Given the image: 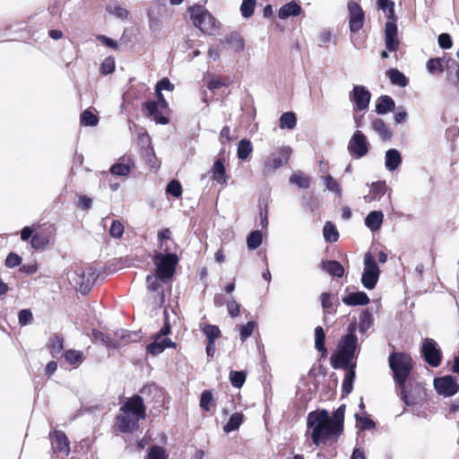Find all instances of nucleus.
Instances as JSON below:
<instances>
[{
    "label": "nucleus",
    "instance_id": "4468645a",
    "mask_svg": "<svg viewBox=\"0 0 459 459\" xmlns=\"http://www.w3.org/2000/svg\"><path fill=\"white\" fill-rule=\"evenodd\" d=\"M124 413H130L141 420L145 418V406L140 395H134L128 399L120 408Z\"/></svg>",
    "mask_w": 459,
    "mask_h": 459
},
{
    "label": "nucleus",
    "instance_id": "7ed1b4c3",
    "mask_svg": "<svg viewBox=\"0 0 459 459\" xmlns=\"http://www.w3.org/2000/svg\"><path fill=\"white\" fill-rule=\"evenodd\" d=\"M357 336L350 332L341 341L339 350L331 356V365L333 368L347 369L355 355Z\"/></svg>",
    "mask_w": 459,
    "mask_h": 459
},
{
    "label": "nucleus",
    "instance_id": "20e7f679",
    "mask_svg": "<svg viewBox=\"0 0 459 459\" xmlns=\"http://www.w3.org/2000/svg\"><path fill=\"white\" fill-rule=\"evenodd\" d=\"M162 252H156L153 255V263L156 266V273L160 281L166 282L172 279L176 266L178 263V257L176 254L169 253V248L166 247Z\"/></svg>",
    "mask_w": 459,
    "mask_h": 459
},
{
    "label": "nucleus",
    "instance_id": "680f3d73",
    "mask_svg": "<svg viewBox=\"0 0 459 459\" xmlns=\"http://www.w3.org/2000/svg\"><path fill=\"white\" fill-rule=\"evenodd\" d=\"M124 230V225L120 221H114L111 224L109 234L113 238H119L123 236Z\"/></svg>",
    "mask_w": 459,
    "mask_h": 459
},
{
    "label": "nucleus",
    "instance_id": "e433bc0d",
    "mask_svg": "<svg viewBox=\"0 0 459 459\" xmlns=\"http://www.w3.org/2000/svg\"><path fill=\"white\" fill-rule=\"evenodd\" d=\"M212 178L213 179L220 183H226V175H225V168L221 160H217L212 167Z\"/></svg>",
    "mask_w": 459,
    "mask_h": 459
},
{
    "label": "nucleus",
    "instance_id": "7c9ffc66",
    "mask_svg": "<svg viewBox=\"0 0 459 459\" xmlns=\"http://www.w3.org/2000/svg\"><path fill=\"white\" fill-rule=\"evenodd\" d=\"M323 235L325 240L330 243L336 242L339 238V232L335 225L331 221H327L325 223L323 230Z\"/></svg>",
    "mask_w": 459,
    "mask_h": 459
},
{
    "label": "nucleus",
    "instance_id": "37998d69",
    "mask_svg": "<svg viewBox=\"0 0 459 459\" xmlns=\"http://www.w3.org/2000/svg\"><path fill=\"white\" fill-rule=\"evenodd\" d=\"M377 5L382 10L389 20L394 19V4L391 0H377Z\"/></svg>",
    "mask_w": 459,
    "mask_h": 459
},
{
    "label": "nucleus",
    "instance_id": "72a5a7b5",
    "mask_svg": "<svg viewBox=\"0 0 459 459\" xmlns=\"http://www.w3.org/2000/svg\"><path fill=\"white\" fill-rule=\"evenodd\" d=\"M64 348V340L59 335H53L49 339L48 349L53 357H56L61 353Z\"/></svg>",
    "mask_w": 459,
    "mask_h": 459
},
{
    "label": "nucleus",
    "instance_id": "6ab92c4d",
    "mask_svg": "<svg viewBox=\"0 0 459 459\" xmlns=\"http://www.w3.org/2000/svg\"><path fill=\"white\" fill-rule=\"evenodd\" d=\"M342 300L348 306H363L369 302V298L365 292L358 291L349 293Z\"/></svg>",
    "mask_w": 459,
    "mask_h": 459
},
{
    "label": "nucleus",
    "instance_id": "774afa93",
    "mask_svg": "<svg viewBox=\"0 0 459 459\" xmlns=\"http://www.w3.org/2000/svg\"><path fill=\"white\" fill-rule=\"evenodd\" d=\"M438 44L440 48L444 49H448L452 47V39L451 37L446 33H442L438 37Z\"/></svg>",
    "mask_w": 459,
    "mask_h": 459
},
{
    "label": "nucleus",
    "instance_id": "b1692460",
    "mask_svg": "<svg viewBox=\"0 0 459 459\" xmlns=\"http://www.w3.org/2000/svg\"><path fill=\"white\" fill-rule=\"evenodd\" d=\"M385 74L393 85L404 88L409 83V79L396 68L387 70Z\"/></svg>",
    "mask_w": 459,
    "mask_h": 459
},
{
    "label": "nucleus",
    "instance_id": "5fc2aeb1",
    "mask_svg": "<svg viewBox=\"0 0 459 459\" xmlns=\"http://www.w3.org/2000/svg\"><path fill=\"white\" fill-rule=\"evenodd\" d=\"M441 62H442L441 58L429 59L427 63V69H428L429 73H430L432 74H441L444 70Z\"/></svg>",
    "mask_w": 459,
    "mask_h": 459
},
{
    "label": "nucleus",
    "instance_id": "052dcab7",
    "mask_svg": "<svg viewBox=\"0 0 459 459\" xmlns=\"http://www.w3.org/2000/svg\"><path fill=\"white\" fill-rule=\"evenodd\" d=\"M256 325L255 322H248L247 325H242L240 328V340L246 341L253 333Z\"/></svg>",
    "mask_w": 459,
    "mask_h": 459
},
{
    "label": "nucleus",
    "instance_id": "f8f14e48",
    "mask_svg": "<svg viewBox=\"0 0 459 459\" xmlns=\"http://www.w3.org/2000/svg\"><path fill=\"white\" fill-rule=\"evenodd\" d=\"M421 352L429 365L434 368H437L440 365L441 351L437 346V343L433 339H424L421 347Z\"/></svg>",
    "mask_w": 459,
    "mask_h": 459
},
{
    "label": "nucleus",
    "instance_id": "58836bf2",
    "mask_svg": "<svg viewBox=\"0 0 459 459\" xmlns=\"http://www.w3.org/2000/svg\"><path fill=\"white\" fill-rule=\"evenodd\" d=\"M166 449L160 446H152L149 448L144 459H168Z\"/></svg>",
    "mask_w": 459,
    "mask_h": 459
},
{
    "label": "nucleus",
    "instance_id": "4c0bfd02",
    "mask_svg": "<svg viewBox=\"0 0 459 459\" xmlns=\"http://www.w3.org/2000/svg\"><path fill=\"white\" fill-rule=\"evenodd\" d=\"M148 17L149 28L151 31L156 36L160 35L163 29V24L160 19L158 16H156L152 11H149Z\"/></svg>",
    "mask_w": 459,
    "mask_h": 459
},
{
    "label": "nucleus",
    "instance_id": "0e129e2a",
    "mask_svg": "<svg viewBox=\"0 0 459 459\" xmlns=\"http://www.w3.org/2000/svg\"><path fill=\"white\" fill-rule=\"evenodd\" d=\"M160 279L156 274H150L146 277V284L149 290L156 291L160 288Z\"/></svg>",
    "mask_w": 459,
    "mask_h": 459
},
{
    "label": "nucleus",
    "instance_id": "2eb2a0df",
    "mask_svg": "<svg viewBox=\"0 0 459 459\" xmlns=\"http://www.w3.org/2000/svg\"><path fill=\"white\" fill-rule=\"evenodd\" d=\"M52 449L57 457L64 458L69 455L70 446L65 434L56 430L51 436Z\"/></svg>",
    "mask_w": 459,
    "mask_h": 459
},
{
    "label": "nucleus",
    "instance_id": "f704fd0d",
    "mask_svg": "<svg viewBox=\"0 0 459 459\" xmlns=\"http://www.w3.org/2000/svg\"><path fill=\"white\" fill-rule=\"evenodd\" d=\"M243 414L239 412L233 413L227 424L223 427V430L226 433L237 430L243 422Z\"/></svg>",
    "mask_w": 459,
    "mask_h": 459
},
{
    "label": "nucleus",
    "instance_id": "aec40b11",
    "mask_svg": "<svg viewBox=\"0 0 459 459\" xmlns=\"http://www.w3.org/2000/svg\"><path fill=\"white\" fill-rule=\"evenodd\" d=\"M402 163L401 153L396 149H390L385 152V166L387 170H395Z\"/></svg>",
    "mask_w": 459,
    "mask_h": 459
},
{
    "label": "nucleus",
    "instance_id": "6e6d98bb",
    "mask_svg": "<svg viewBox=\"0 0 459 459\" xmlns=\"http://www.w3.org/2000/svg\"><path fill=\"white\" fill-rule=\"evenodd\" d=\"M131 170V166L126 163H116L110 168V172L117 176H126Z\"/></svg>",
    "mask_w": 459,
    "mask_h": 459
},
{
    "label": "nucleus",
    "instance_id": "de8ad7c7",
    "mask_svg": "<svg viewBox=\"0 0 459 459\" xmlns=\"http://www.w3.org/2000/svg\"><path fill=\"white\" fill-rule=\"evenodd\" d=\"M324 182L329 191L335 193L339 196L342 195L340 184L331 175L324 177Z\"/></svg>",
    "mask_w": 459,
    "mask_h": 459
},
{
    "label": "nucleus",
    "instance_id": "338daca9",
    "mask_svg": "<svg viewBox=\"0 0 459 459\" xmlns=\"http://www.w3.org/2000/svg\"><path fill=\"white\" fill-rule=\"evenodd\" d=\"M22 262L21 257L15 253H10L5 259V265L9 268H13L19 265Z\"/></svg>",
    "mask_w": 459,
    "mask_h": 459
},
{
    "label": "nucleus",
    "instance_id": "c756f323",
    "mask_svg": "<svg viewBox=\"0 0 459 459\" xmlns=\"http://www.w3.org/2000/svg\"><path fill=\"white\" fill-rule=\"evenodd\" d=\"M253 152V146L249 140L242 139L238 144L237 154L239 160H245Z\"/></svg>",
    "mask_w": 459,
    "mask_h": 459
},
{
    "label": "nucleus",
    "instance_id": "f257e3e1",
    "mask_svg": "<svg viewBox=\"0 0 459 459\" xmlns=\"http://www.w3.org/2000/svg\"><path fill=\"white\" fill-rule=\"evenodd\" d=\"M341 435L325 410L313 411L307 414L306 436L310 437L316 446L332 445Z\"/></svg>",
    "mask_w": 459,
    "mask_h": 459
},
{
    "label": "nucleus",
    "instance_id": "f3484780",
    "mask_svg": "<svg viewBox=\"0 0 459 459\" xmlns=\"http://www.w3.org/2000/svg\"><path fill=\"white\" fill-rule=\"evenodd\" d=\"M394 20H389L385 23V47L389 51H395L399 46V40L397 39V26L394 23Z\"/></svg>",
    "mask_w": 459,
    "mask_h": 459
},
{
    "label": "nucleus",
    "instance_id": "49530a36",
    "mask_svg": "<svg viewBox=\"0 0 459 459\" xmlns=\"http://www.w3.org/2000/svg\"><path fill=\"white\" fill-rule=\"evenodd\" d=\"M203 331L208 342H215V340L221 335V330L216 325H207L204 327Z\"/></svg>",
    "mask_w": 459,
    "mask_h": 459
},
{
    "label": "nucleus",
    "instance_id": "a211bd4d",
    "mask_svg": "<svg viewBox=\"0 0 459 459\" xmlns=\"http://www.w3.org/2000/svg\"><path fill=\"white\" fill-rule=\"evenodd\" d=\"M141 419L134 417L130 413H122L117 418V425L121 432H133L138 427Z\"/></svg>",
    "mask_w": 459,
    "mask_h": 459
},
{
    "label": "nucleus",
    "instance_id": "3c124183",
    "mask_svg": "<svg viewBox=\"0 0 459 459\" xmlns=\"http://www.w3.org/2000/svg\"><path fill=\"white\" fill-rule=\"evenodd\" d=\"M255 3V0H243L240 5V12L243 17L249 18L253 15Z\"/></svg>",
    "mask_w": 459,
    "mask_h": 459
},
{
    "label": "nucleus",
    "instance_id": "9d476101",
    "mask_svg": "<svg viewBox=\"0 0 459 459\" xmlns=\"http://www.w3.org/2000/svg\"><path fill=\"white\" fill-rule=\"evenodd\" d=\"M170 333V325L165 323L160 333L156 334L154 341L147 346V351L152 355L161 353L165 348L175 347V343L166 336Z\"/></svg>",
    "mask_w": 459,
    "mask_h": 459
},
{
    "label": "nucleus",
    "instance_id": "c9c22d12",
    "mask_svg": "<svg viewBox=\"0 0 459 459\" xmlns=\"http://www.w3.org/2000/svg\"><path fill=\"white\" fill-rule=\"evenodd\" d=\"M297 117L293 112H285L280 117V128L291 130L296 126Z\"/></svg>",
    "mask_w": 459,
    "mask_h": 459
},
{
    "label": "nucleus",
    "instance_id": "8fccbe9b",
    "mask_svg": "<svg viewBox=\"0 0 459 459\" xmlns=\"http://www.w3.org/2000/svg\"><path fill=\"white\" fill-rule=\"evenodd\" d=\"M116 63L112 56L106 57L100 65V73L104 75L112 74L115 71Z\"/></svg>",
    "mask_w": 459,
    "mask_h": 459
},
{
    "label": "nucleus",
    "instance_id": "1a4fd4ad",
    "mask_svg": "<svg viewBox=\"0 0 459 459\" xmlns=\"http://www.w3.org/2000/svg\"><path fill=\"white\" fill-rule=\"evenodd\" d=\"M369 143L367 136L359 130H357L348 143V152L351 157L360 159L368 152Z\"/></svg>",
    "mask_w": 459,
    "mask_h": 459
},
{
    "label": "nucleus",
    "instance_id": "603ef678",
    "mask_svg": "<svg viewBox=\"0 0 459 459\" xmlns=\"http://www.w3.org/2000/svg\"><path fill=\"white\" fill-rule=\"evenodd\" d=\"M290 182L297 185L300 188L309 187V178L302 175L301 173H295L290 178Z\"/></svg>",
    "mask_w": 459,
    "mask_h": 459
},
{
    "label": "nucleus",
    "instance_id": "c03bdc74",
    "mask_svg": "<svg viewBox=\"0 0 459 459\" xmlns=\"http://www.w3.org/2000/svg\"><path fill=\"white\" fill-rule=\"evenodd\" d=\"M247 374L244 371H230V380L231 385L236 388H240L246 380Z\"/></svg>",
    "mask_w": 459,
    "mask_h": 459
},
{
    "label": "nucleus",
    "instance_id": "bf43d9fd",
    "mask_svg": "<svg viewBox=\"0 0 459 459\" xmlns=\"http://www.w3.org/2000/svg\"><path fill=\"white\" fill-rule=\"evenodd\" d=\"M107 11L110 13V14H113L115 16H117V18L119 19H125L128 16V12L119 6V5H117V4H114V5H108L107 7Z\"/></svg>",
    "mask_w": 459,
    "mask_h": 459
},
{
    "label": "nucleus",
    "instance_id": "4be33fe9",
    "mask_svg": "<svg viewBox=\"0 0 459 459\" xmlns=\"http://www.w3.org/2000/svg\"><path fill=\"white\" fill-rule=\"evenodd\" d=\"M92 340L94 342H100L108 349H117L120 346V342L118 341L113 340L111 336L98 330L92 331Z\"/></svg>",
    "mask_w": 459,
    "mask_h": 459
},
{
    "label": "nucleus",
    "instance_id": "412c9836",
    "mask_svg": "<svg viewBox=\"0 0 459 459\" xmlns=\"http://www.w3.org/2000/svg\"><path fill=\"white\" fill-rule=\"evenodd\" d=\"M320 267L333 277H342L344 274L343 266L335 260L322 261Z\"/></svg>",
    "mask_w": 459,
    "mask_h": 459
},
{
    "label": "nucleus",
    "instance_id": "6e6552de",
    "mask_svg": "<svg viewBox=\"0 0 459 459\" xmlns=\"http://www.w3.org/2000/svg\"><path fill=\"white\" fill-rule=\"evenodd\" d=\"M379 267L374 257L367 253L364 256V272L361 277L363 286L368 290H373L378 281Z\"/></svg>",
    "mask_w": 459,
    "mask_h": 459
},
{
    "label": "nucleus",
    "instance_id": "ea45409f",
    "mask_svg": "<svg viewBox=\"0 0 459 459\" xmlns=\"http://www.w3.org/2000/svg\"><path fill=\"white\" fill-rule=\"evenodd\" d=\"M325 334L324 329L321 326L315 328V347L317 351L326 353L325 347Z\"/></svg>",
    "mask_w": 459,
    "mask_h": 459
},
{
    "label": "nucleus",
    "instance_id": "39448f33",
    "mask_svg": "<svg viewBox=\"0 0 459 459\" xmlns=\"http://www.w3.org/2000/svg\"><path fill=\"white\" fill-rule=\"evenodd\" d=\"M96 278V273L91 267L78 268L68 273L69 283L82 294L90 291Z\"/></svg>",
    "mask_w": 459,
    "mask_h": 459
},
{
    "label": "nucleus",
    "instance_id": "a19ab883",
    "mask_svg": "<svg viewBox=\"0 0 459 459\" xmlns=\"http://www.w3.org/2000/svg\"><path fill=\"white\" fill-rule=\"evenodd\" d=\"M263 240V236L260 230L252 231L247 238V245L250 250L256 249Z\"/></svg>",
    "mask_w": 459,
    "mask_h": 459
},
{
    "label": "nucleus",
    "instance_id": "e2e57ef3",
    "mask_svg": "<svg viewBox=\"0 0 459 459\" xmlns=\"http://www.w3.org/2000/svg\"><path fill=\"white\" fill-rule=\"evenodd\" d=\"M33 316L30 309H22L19 312L18 319L22 326L27 325L32 321Z\"/></svg>",
    "mask_w": 459,
    "mask_h": 459
},
{
    "label": "nucleus",
    "instance_id": "a18cd8bd",
    "mask_svg": "<svg viewBox=\"0 0 459 459\" xmlns=\"http://www.w3.org/2000/svg\"><path fill=\"white\" fill-rule=\"evenodd\" d=\"M98 122V117L90 110H84L81 115V124L85 126H94Z\"/></svg>",
    "mask_w": 459,
    "mask_h": 459
},
{
    "label": "nucleus",
    "instance_id": "0eeeda50",
    "mask_svg": "<svg viewBox=\"0 0 459 459\" xmlns=\"http://www.w3.org/2000/svg\"><path fill=\"white\" fill-rule=\"evenodd\" d=\"M292 150L289 146L280 148L276 152L270 154L264 161V175L274 172L283 164L287 163Z\"/></svg>",
    "mask_w": 459,
    "mask_h": 459
},
{
    "label": "nucleus",
    "instance_id": "4d7b16f0",
    "mask_svg": "<svg viewBox=\"0 0 459 459\" xmlns=\"http://www.w3.org/2000/svg\"><path fill=\"white\" fill-rule=\"evenodd\" d=\"M386 186L385 182H377L372 185L371 195L372 199L378 200L385 193Z\"/></svg>",
    "mask_w": 459,
    "mask_h": 459
},
{
    "label": "nucleus",
    "instance_id": "473e14b6",
    "mask_svg": "<svg viewBox=\"0 0 459 459\" xmlns=\"http://www.w3.org/2000/svg\"><path fill=\"white\" fill-rule=\"evenodd\" d=\"M65 359L68 364L78 367L83 361V354L80 351L68 350L65 352Z\"/></svg>",
    "mask_w": 459,
    "mask_h": 459
},
{
    "label": "nucleus",
    "instance_id": "69168bd1",
    "mask_svg": "<svg viewBox=\"0 0 459 459\" xmlns=\"http://www.w3.org/2000/svg\"><path fill=\"white\" fill-rule=\"evenodd\" d=\"M227 309L232 317H236L239 314L240 306L235 299H231L227 301Z\"/></svg>",
    "mask_w": 459,
    "mask_h": 459
},
{
    "label": "nucleus",
    "instance_id": "bb28decb",
    "mask_svg": "<svg viewBox=\"0 0 459 459\" xmlns=\"http://www.w3.org/2000/svg\"><path fill=\"white\" fill-rule=\"evenodd\" d=\"M300 13V5L295 2H290L280 8L278 15L280 19H287L290 16H298Z\"/></svg>",
    "mask_w": 459,
    "mask_h": 459
},
{
    "label": "nucleus",
    "instance_id": "cd10ccee",
    "mask_svg": "<svg viewBox=\"0 0 459 459\" xmlns=\"http://www.w3.org/2000/svg\"><path fill=\"white\" fill-rule=\"evenodd\" d=\"M145 108L150 116L154 117V120L161 125H167L169 123V119L160 114V108L155 101H148L145 104Z\"/></svg>",
    "mask_w": 459,
    "mask_h": 459
},
{
    "label": "nucleus",
    "instance_id": "c85d7f7f",
    "mask_svg": "<svg viewBox=\"0 0 459 459\" xmlns=\"http://www.w3.org/2000/svg\"><path fill=\"white\" fill-rule=\"evenodd\" d=\"M225 41L231 47V48L236 53H240L241 51H243V49L245 48L244 39H242V37L239 34H238L236 32L230 34L225 39Z\"/></svg>",
    "mask_w": 459,
    "mask_h": 459
},
{
    "label": "nucleus",
    "instance_id": "864d4df0",
    "mask_svg": "<svg viewBox=\"0 0 459 459\" xmlns=\"http://www.w3.org/2000/svg\"><path fill=\"white\" fill-rule=\"evenodd\" d=\"M212 394L210 391L205 390L201 394L200 407L205 411H210L212 406Z\"/></svg>",
    "mask_w": 459,
    "mask_h": 459
},
{
    "label": "nucleus",
    "instance_id": "dca6fc26",
    "mask_svg": "<svg viewBox=\"0 0 459 459\" xmlns=\"http://www.w3.org/2000/svg\"><path fill=\"white\" fill-rule=\"evenodd\" d=\"M349 16H350V30L355 33L359 31L364 23V12L361 7L355 2L348 4Z\"/></svg>",
    "mask_w": 459,
    "mask_h": 459
},
{
    "label": "nucleus",
    "instance_id": "2f4dec72",
    "mask_svg": "<svg viewBox=\"0 0 459 459\" xmlns=\"http://www.w3.org/2000/svg\"><path fill=\"white\" fill-rule=\"evenodd\" d=\"M345 405H341L331 417V422L333 424L337 430L342 434L343 422H344Z\"/></svg>",
    "mask_w": 459,
    "mask_h": 459
},
{
    "label": "nucleus",
    "instance_id": "09e8293b",
    "mask_svg": "<svg viewBox=\"0 0 459 459\" xmlns=\"http://www.w3.org/2000/svg\"><path fill=\"white\" fill-rule=\"evenodd\" d=\"M357 425L361 430L373 429L376 426L375 422L368 416H359L355 414Z\"/></svg>",
    "mask_w": 459,
    "mask_h": 459
},
{
    "label": "nucleus",
    "instance_id": "ddd939ff",
    "mask_svg": "<svg viewBox=\"0 0 459 459\" xmlns=\"http://www.w3.org/2000/svg\"><path fill=\"white\" fill-rule=\"evenodd\" d=\"M434 386L436 391L445 397L452 396L459 391V385L453 376L435 378Z\"/></svg>",
    "mask_w": 459,
    "mask_h": 459
},
{
    "label": "nucleus",
    "instance_id": "13d9d810",
    "mask_svg": "<svg viewBox=\"0 0 459 459\" xmlns=\"http://www.w3.org/2000/svg\"><path fill=\"white\" fill-rule=\"evenodd\" d=\"M166 191L168 194L178 198L182 194V186L178 180H172L168 184Z\"/></svg>",
    "mask_w": 459,
    "mask_h": 459
},
{
    "label": "nucleus",
    "instance_id": "423d86ee",
    "mask_svg": "<svg viewBox=\"0 0 459 459\" xmlns=\"http://www.w3.org/2000/svg\"><path fill=\"white\" fill-rule=\"evenodd\" d=\"M191 19L195 27L204 33L212 34L216 29V21L203 6L195 5L190 8Z\"/></svg>",
    "mask_w": 459,
    "mask_h": 459
},
{
    "label": "nucleus",
    "instance_id": "5701e85b",
    "mask_svg": "<svg viewBox=\"0 0 459 459\" xmlns=\"http://www.w3.org/2000/svg\"><path fill=\"white\" fill-rule=\"evenodd\" d=\"M384 214L380 211H373L370 212L366 219L365 225L371 230L377 231L378 230L383 223Z\"/></svg>",
    "mask_w": 459,
    "mask_h": 459
},
{
    "label": "nucleus",
    "instance_id": "9b49d317",
    "mask_svg": "<svg viewBox=\"0 0 459 459\" xmlns=\"http://www.w3.org/2000/svg\"><path fill=\"white\" fill-rule=\"evenodd\" d=\"M349 99L354 104V110L365 111L368 108L371 93L365 86L355 85L349 93Z\"/></svg>",
    "mask_w": 459,
    "mask_h": 459
},
{
    "label": "nucleus",
    "instance_id": "a878e982",
    "mask_svg": "<svg viewBox=\"0 0 459 459\" xmlns=\"http://www.w3.org/2000/svg\"><path fill=\"white\" fill-rule=\"evenodd\" d=\"M371 127L382 140L385 141L391 139L392 132L383 119H374L371 123Z\"/></svg>",
    "mask_w": 459,
    "mask_h": 459
},
{
    "label": "nucleus",
    "instance_id": "79ce46f5",
    "mask_svg": "<svg viewBox=\"0 0 459 459\" xmlns=\"http://www.w3.org/2000/svg\"><path fill=\"white\" fill-rule=\"evenodd\" d=\"M49 242V238L47 235L35 234L31 238L30 245L35 249H44Z\"/></svg>",
    "mask_w": 459,
    "mask_h": 459
},
{
    "label": "nucleus",
    "instance_id": "f03ea898",
    "mask_svg": "<svg viewBox=\"0 0 459 459\" xmlns=\"http://www.w3.org/2000/svg\"><path fill=\"white\" fill-rule=\"evenodd\" d=\"M389 365L394 372V378L401 388V396L407 406L416 403L414 399L411 398L405 391V382L411 371V358L405 353H393L389 357Z\"/></svg>",
    "mask_w": 459,
    "mask_h": 459
},
{
    "label": "nucleus",
    "instance_id": "393cba45",
    "mask_svg": "<svg viewBox=\"0 0 459 459\" xmlns=\"http://www.w3.org/2000/svg\"><path fill=\"white\" fill-rule=\"evenodd\" d=\"M394 108V100L390 96L383 95L377 100L376 104V112L379 115H384L393 111Z\"/></svg>",
    "mask_w": 459,
    "mask_h": 459
}]
</instances>
